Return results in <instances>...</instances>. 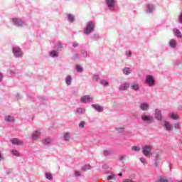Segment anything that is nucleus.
<instances>
[{
	"label": "nucleus",
	"mask_w": 182,
	"mask_h": 182,
	"mask_svg": "<svg viewBox=\"0 0 182 182\" xmlns=\"http://www.w3.org/2000/svg\"><path fill=\"white\" fill-rule=\"evenodd\" d=\"M157 182H168L167 179H164V178H161V179H159Z\"/></svg>",
	"instance_id": "nucleus-46"
},
{
	"label": "nucleus",
	"mask_w": 182,
	"mask_h": 182,
	"mask_svg": "<svg viewBox=\"0 0 182 182\" xmlns=\"http://www.w3.org/2000/svg\"><path fill=\"white\" fill-rule=\"evenodd\" d=\"M145 83L146 85L149 86V87H153L154 86H155L156 80L154 76H153L152 75H147L146 76Z\"/></svg>",
	"instance_id": "nucleus-2"
},
{
	"label": "nucleus",
	"mask_w": 182,
	"mask_h": 182,
	"mask_svg": "<svg viewBox=\"0 0 182 182\" xmlns=\"http://www.w3.org/2000/svg\"><path fill=\"white\" fill-rule=\"evenodd\" d=\"M75 176H82L81 172L80 171H75Z\"/></svg>",
	"instance_id": "nucleus-43"
},
{
	"label": "nucleus",
	"mask_w": 182,
	"mask_h": 182,
	"mask_svg": "<svg viewBox=\"0 0 182 182\" xmlns=\"http://www.w3.org/2000/svg\"><path fill=\"white\" fill-rule=\"evenodd\" d=\"M178 124H175V127L177 128L178 127Z\"/></svg>",
	"instance_id": "nucleus-55"
},
{
	"label": "nucleus",
	"mask_w": 182,
	"mask_h": 182,
	"mask_svg": "<svg viewBox=\"0 0 182 182\" xmlns=\"http://www.w3.org/2000/svg\"><path fill=\"white\" fill-rule=\"evenodd\" d=\"M76 70H77V72H79L80 73H81L83 70L82 66H80V65H77Z\"/></svg>",
	"instance_id": "nucleus-36"
},
{
	"label": "nucleus",
	"mask_w": 182,
	"mask_h": 182,
	"mask_svg": "<svg viewBox=\"0 0 182 182\" xmlns=\"http://www.w3.org/2000/svg\"><path fill=\"white\" fill-rule=\"evenodd\" d=\"M85 121H81L79 124V128H85Z\"/></svg>",
	"instance_id": "nucleus-37"
},
{
	"label": "nucleus",
	"mask_w": 182,
	"mask_h": 182,
	"mask_svg": "<svg viewBox=\"0 0 182 182\" xmlns=\"http://www.w3.org/2000/svg\"><path fill=\"white\" fill-rule=\"evenodd\" d=\"M141 148L139 146H134L132 147V151H135V152H139L140 151Z\"/></svg>",
	"instance_id": "nucleus-34"
},
{
	"label": "nucleus",
	"mask_w": 182,
	"mask_h": 182,
	"mask_svg": "<svg viewBox=\"0 0 182 182\" xmlns=\"http://www.w3.org/2000/svg\"><path fill=\"white\" fill-rule=\"evenodd\" d=\"M50 56H51L52 58H58V56H59V53H58L57 49L50 50Z\"/></svg>",
	"instance_id": "nucleus-20"
},
{
	"label": "nucleus",
	"mask_w": 182,
	"mask_h": 182,
	"mask_svg": "<svg viewBox=\"0 0 182 182\" xmlns=\"http://www.w3.org/2000/svg\"><path fill=\"white\" fill-rule=\"evenodd\" d=\"M89 102H90V96H82V97H81V102L82 103H89Z\"/></svg>",
	"instance_id": "nucleus-19"
},
{
	"label": "nucleus",
	"mask_w": 182,
	"mask_h": 182,
	"mask_svg": "<svg viewBox=\"0 0 182 182\" xmlns=\"http://www.w3.org/2000/svg\"><path fill=\"white\" fill-rule=\"evenodd\" d=\"M105 166H107V165H103V168H105Z\"/></svg>",
	"instance_id": "nucleus-60"
},
{
	"label": "nucleus",
	"mask_w": 182,
	"mask_h": 182,
	"mask_svg": "<svg viewBox=\"0 0 182 182\" xmlns=\"http://www.w3.org/2000/svg\"><path fill=\"white\" fill-rule=\"evenodd\" d=\"M156 159H159V156H156Z\"/></svg>",
	"instance_id": "nucleus-59"
},
{
	"label": "nucleus",
	"mask_w": 182,
	"mask_h": 182,
	"mask_svg": "<svg viewBox=\"0 0 182 182\" xmlns=\"http://www.w3.org/2000/svg\"><path fill=\"white\" fill-rule=\"evenodd\" d=\"M117 131H118V132H123V131H124V127H119L117 128Z\"/></svg>",
	"instance_id": "nucleus-40"
},
{
	"label": "nucleus",
	"mask_w": 182,
	"mask_h": 182,
	"mask_svg": "<svg viewBox=\"0 0 182 182\" xmlns=\"http://www.w3.org/2000/svg\"><path fill=\"white\" fill-rule=\"evenodd\" d=\"M129 87V83H127V82L124 83H122L119 86V90H127Z\"/></svg>",
	"instance_id": "nucleus-16"
},
{
	"label": "nucleus",
	"mask_w": 182,
	"mask_h": 182,
	"mask_svg": "<svg viewBox=\"0 0 182 182\" xmlns=\"http://www.w3.org/2000/svg\"><path fill=\"white\" fill-rule=\"evenodd\" d=\"M95 29V23L93 21H89L87 23L86 27L84 29V33L85 35H90Z\"/></svg>",
	"instance_id": "nucleus-1"
},
{
	"label": "nucleus",
	"mask_w": 182,
	"mask_h": 182,
	"mask_svg": "<svg viewBox=\"0 0 182 182\" xmlns=\"http://www.w3.org/2000/svg\"><path fill=\"white\" fill-rule=\"evenodd\" d=\"M46 178L47 179H48L49 181H53V176L52 173H50V172L46 173Z\"/></svg>",
	"instance_id": "nucleus-31"
},
{
	"label": "nucleus",
	"mask_w": 182,
	"mask_h": 182,
	"mask_svg": "<svg viewBox=\"0 0 182 182\" xmlns=\"http://www.w3.org/2000/svg\"><path fill=\"white\" fill-rule=\"evenodd\" d=\"M92 79H93L94 80L98 81V80L100 79V77L99 75H93Z\"/></svg>",
	"instance_id": "nucleus-38"
},
{
	"label": "nucleus",
	"mask_w": 182,
	"mask_h": 182,
	"mask_svg": "<svg viewBox=\"0 0 182 182\" xmlns=\"http://www.w3.org/2000/svg\"><path fill=\"white\" fill-rule=\"evenodd\" d=\"M152 149V145H144L142 147V153L144 154V155H145V156H150Z\"/></svg>",
	"instance_id": "nucleus-4"
},
{
	"label": "nucleus",
	"mask_w": 182,
	"mask_h": 182,
	"mask_svg": "<svg viewBox=\"0 0 182 182\" xmlns=\"http://www.w3.org/2000/svg\"><path fill=\"white\" fill-rule=\"evenodd\" d=\"M178 22L180 23H182V12L180 14V15L178 16Z\"/></svg>",
	"instance_id": "nucleus-47"
},
{
	"label": "nucleus",
	"mask_w": 182,
	"mask_h": 182,
	"mask_svg": "<svg viewBox=\"0 0 182 182\" xmlns=\"http://www.w3.org/2000/svg\"><path fill=\"white\" fill-rule=\"evenodd\" d=\"M125 54H126L127 56H128V58H131V56L132 55L131 50H126Z\"/></svg>",
	"instance_id": "nucleus-42"
},
{
	"label": "nucleus",
	"mask_w": 182,
	"mask_h": 182,
	"mask_svg": "<svg viewBox=\"0 0 182 182\" xmlns=\"http://www.w3.org/2000/svg\"><path fill=\"white\" fill-rule=\"evenodd\" d=\"M100 84L102 86H105V87H107L109 85V82H107V80H105V79H102V80H100Z\"/></svg>",
	"instance_id": "nucleus-30"
},
{
	"label": "nucleus",
	"mask_w": 182,
	"mask_h": 182,
	"mask_svg": "<svg viewBox=\"0 0 182 182\" xmlns=\"http://www.w3.org/2000/svg\"><path fill=\"white\" fill-rule=\"evenodd\" d=\"M173 31H174L176 36H177L178 38H182V33H181V31H179V29L175 28V29H173Z\"/></svg>",
	"instance_id": "nucleus-26"
},
{
	"label": "nucleus",
	"mask_w": 182,
	"mask_h": 182,
	"mask_svg": "<svg viewBox=\"0 0 182 182\" xmlns=\"http://www.w3.org/2000/svg\"><path fill=\"white\" fill-rule=\"evenodd\" d=\"M73 48H76L77 46H78V43H77V42H73Z\"/></svg>",
	"instance_id": "nucleus-50"
},
{
	"label": "nucleus",
	"mask_w": 182,
	"mask_h": 182,
	"mask_svg": "<svg viewBox=\"0 0 182 182\" xmlns=\"http://www.w3.org/2000/svg\"><path fill=\"white\" fill-rule=\"evenodd\" d=\"M176 45L177 41L176 39H171V41H169V46L171 48H176Z\"/></svg>",
	"instance_id": "nucleus-22"
},
{
	"label": "nucleus",
	"mask_w": 182,
	"mask_h": 182,
	"mask_svg": "<svg viewBox=\"0 0 182 182\" xmlns=\"http://www.w3.org/2000/svg\"><path fill=\"white\" fill-rule=\"evenodd\" d=\"M182 60L181 59H178L176 62V65H181Z\"/></svg>",
	"instance_id": "nucleus-48"
},
{
	"label": "nucleus",
	"mask_w": 182,
	"mask_h": 182,
	"mask_svg": "<svg viewBox=\"0 0 182 182\" xmlns=\"http://www.w3.org/2000/svg\"><path fill=\"white\" fill-rule=\"evenodd\" d=\"M11 21L16 26H23V25H25V21L21 19V18H13Z\"/></svg>",
	"instance_id": "nucleus-7"
},
{
	"label": "nucleus",
	"mask_w": 182,
	"mask_h": 182,
	"mask_svg": "<svg viewBox=\"0 0 182 182\" xmlns=\"http://www.w3.org/2000/svg\"><path fill=\"white\" fill-rule=\"evenodd\" d=\"M139 159H140L141 162L142 164H144V165H145L146 164H147V161H146V159H145L144 158H140Z\"/></svg>",
	"instance_id": "nucleus-45"
},
{
	"label": "nucleus",
	"mask_w": 182,
	"mask_h": 182,
	"mask_svg": "<svg viewBox=\"0 0 182 182\" xmlns=\"http://www.w3.org/2000/svg\"><path fill=\"white\" fill-rule=\"evenodd\" d=\"M118 176H122V173H118Z\"/></svg>",
	"instance_id": "nucleus-56"
},
{
	"label": "nucleus",
	"mask_w": 182,
	"mask_h": 182,
	"mask_svg": "<svg viewBox=\"0 0 182 182\" xmlns=\"http://www.w3.org/2000/svg\"><path fill=\"white\" fill-rule=\"evenodd\" d=\"M139 109L142 111H148L150 109V105L149 102H141L139 105Z\"/></svg>",
	"instance_id": "nucleus-8"
},
{
	"label": "nucleus",
	"mask_w": 182,
	"mask_h": 182,
	"mask_svg": "<svg viewBox=\"0 0 182 182\" xmlns=\"http://www.w3.org/2000/svg\"><path fill=\"white\" fill-rule=\"evenodd\" d=\"M180 144H182V141L180 142Z\"/></svg>",
	"instance_id": "nucleus-61"
},
{
	"label": "nucleus",
	"mask_w": 182,
	"mask_h": 182,
	"mask_svg": "<svg viewBox=\"0 0 182 182\" xmlns=\"http://www.w3.org/2000/svg\"><path fill=\"white\" fill-rule=\"evenodd\" d=\"M12 144H14V145H22L23 144V141L21 139H18V138H13L11 139Z\"/></svg>",
	"instance_id": "nucleus-17"
},
{
	"label": "nucleus",
	"mask_w": 182,
	"mask_h": 182,
	"mask_svg": "<svg viewBox=\"0 0 182 182\" xmlns=\"http://www.w3.org/2000/svg\"><path fill=\"white\" fill-rule=\"evenodd\" d=\"M108 181H112V179H115L114 175H109V176L107 177Z\"/></svg>",
	"instance_id": "nucleus-44"
},
{
	"label": "nucleus",
	"mask_w": 182,
	"mask_h": 182,
	"mask_svg": "<svg viewBox=\"0 0 182 182\" xmlns=\"http://www.w3.org/2000/svg\"><path fill=\"white\" fill-rule=\"evenodd\" d=\"M92 166H90V165H89L88 164L87 165H84V166H82V171H87V169H91Z\"/></svg>",
	"instance_id": "nucleus-35"
},
{
	"label": "nucleus",
	"mask_w": 182,
	"mask_h": 182,
	"mask_svg": "<svg viewBox=\"0 0 182 182\" xmlns=\"http://www.w3.org/2000/svg\"><path fill=\"white\" fill-rule=\"evenodd\" d=\"M103 154H104V155H105V156H108V155H110L111 151H109L108 149H106V150L104 151Z\"/></svg>",
	"instance_id": "nucleus-39"
},
{
	"label": "nucleus",
	"mask_w": 182,
	"mask_h": 182,
	"mask_svg": "<svg viewBox=\"0 0 182 182\" xmlns=\"http://www.w3.org/2000/svg\"><path fill=\"white\" fill-rule=\"evenodd\" d=\"M73 82V77L70 75L67 76L65 77V83L67 85L70 86L71 85V82Z\"/></svg>",
	"instance_id": "nucleus-21"
},
{
	"label": "nucleus",
	"mask_w": 182,
	"mask_h": 182,
	"mask_svg": "<svg viewBox=\"0 0 182 182\" xmlns=\"http://www.w3.org/2000/svg\"><path fill=\"white\" fill-rule=\"evenodd\" d=\"M81 53L84 58H86L87 56V53L85 50H81Z\"/></svg>",
	"instance_id": "nucleus-41"
},
{
	"label": "nucleus",
	"mask_w": 182,
	"mask_h": 182,
	"mask_svg": "<svg viewBox=\"0 0 182 182\" xmlns=\"http://www.w3.org/2000/svg\"><path fill=\"white\" fill-rule=\"evenodd\" d=\"M169 117L173 119H178L179 118L178 115H177V114H176L175 112H170Z\"/></svg>",
	"instance_id": "nucleus-29"
},
{
	"label": "nucleus",
	"mask_w": 182,
	"mask_h": 182,
	"mask_svg": "<svg viewBox=\"0 0 182 182\" xmlns=\"http://www.w3.org/2000/svg\"><path fill=\"white\" fill-rule=\"evenodd\" d=\"M105 4H106L108 9L113 11V9H114V8L117 4V0H106Z\"/></svg>",
	"instance_id": "nucleus-5"
},
{
	"label": "nucleus",
	"mask_w": 182,
	"mask_h": 182,
	"mask_svg": "<svg viewBox=\"0 0 182 182\" xmlns=\"http://www.w3.org/2000/svg\"><path fill=\"white\" fill-rule=\"evenodd\" d=\"M4 120L7 122H13L14 121V117L13 115H6Z\"/></svg>",
	"instance_id": "nucleus-18"
},
{
	"label": "nucleus",
	"mask_w": 182,
	"mask_h": 182,
	"mask_svg": "<svg viewBox=\"0 0 182 182\" xmlns=\"http://www.w3.org/2000/svg\"><path fill=\"white\" fill-rule=\"evenodd\" d=\"M180 182H182V181H181Z\"/></svg>",
	"instance_id": "nucleus-63"
},
{
	"label": "nucleus",
	"mask_w": 182,
	"mask_h": 182,
	"mask_svg": "<svg viewBox=\"0 0 182 182\" xmlns=\"http://www.w3.org/2000/svg\"><path fill=\"white\" fill-rule=\"evenodd\" d=\"M154 167L155 168H159V164H158L157 161L154 163Z\"/></svg>",
	"instance_id": "nucleus-51"
},
{
	"label": "nucleus",
	"mask_w": 182,
	"mask_h": 182,
	"mask_svg": "<svg viewBox=\"0 0 182 182\" xmlns=\"http://www.w3.org/2000/svg\"><path fill=\"white\" fill-rule=\"evenodd\" d=\"M126 158L125 156H120V161H123Z\"/></svg>",
	"instance_id": "nucleus-54"
},
{
	"label": "nucleus",
	"mask_w": 182,
	"mask_h": 182,
	"mask_svg": "<svg viewBox=\"0 0 182 182\" xmlns=\"http://www.w3.org/2000/svg\"><path fill=\"white\" fill-rule=\"evenodd\" d=\"M6 172L7 175H10V173H11V172H12V169H7L6 171Z\"/></svg>",
	"instance_id": "nucleus-49"
},
{
	"label": "nucleus",
	"mask_w": 182,
	"mask_h": 182,
	"mask_svg": "<svg viewBox=\"0 0 182 182\" xmlns=\"http://www.w3.org/2000/svg\"><path fill=\"white\" fill-rule=\"evenodd\" d=\"M155 6H154V4H148L146 6V12L148 14H151V12H153L155 9Z\"/></svg>",
	"instance_id": "nucleus-15"
},
{
	"label": "nucleus",
	"mask_w": 182,
	"mask_h": 182,
	"mask_svg": "<svg viewBox=\"0 0 182 182\" xmlns=\"http://www.w3.org/2000/svg\"><path fill=\"white\" fill-rule=\"evenodd\" d=\"M52 142V139H50V138H44L43 139V144L44 145H50Z\"/></svg>",
	"instance_id": "nucleus-23"
},
{
	"label": "nucleus",
	"mask_w": 182,
	"mask_h": 182,
	"mask_svg": "<svg viewBox=\"0 0 182 182\" xmlns=\"http://www.w3.org/2000/svg\"><path fill=\"white\" fill-rule=\"evenodd\" d=\"M164 127L166 129V131H171L173 128V127H172L171 122H169L168 121H165Z\"/></svg>",
	"instance_id": "nucleus-13"
},
{
	"label": "nucleus",
	"mask_w": 182,
	"mask_h": 182,
	"mask_svg": "<svg viewBox=\"0 0 182 182\" xmlns=\"http://www.w3.org/2000/svg\"><path fill=\"white\" fill-rule=\"evenodd\" d=\"M92 38L94 39V41H98L101 37L100 36L99 33H94Z\"/></svg>",
	"instance_id": "nucleus-32"
},
{
	"label": "nucleus",
	"mask_w": 182,
	"mask_h": 182,
	"mask_svg": "<svg viewBox=\"0 0 182 182\" xmlns=\"http://www.w3.org/2000/svg\"><path fill=\"white\" fill-rule=\"evenodd\" d=\"M162 117H163V115H162V112H161V109H159V108H156L155 109V118L156 119H158L159 121H161Z\"/></svg>",
	"instance_id": "nucleus-9"
},
{
	"label": "nucleus",
	"mask_w": 182,
	"mask_h": 182,
	"mask_svg": "<svg viewBox=\"0 0 182 182\" xmlns=\"http://www.w3.org/2000/svg\"><path fill=\"white\" fill-rule=\"evenodd\" d=\"M131 88L133 90H135L136 92H137L139 90V85L138 83H132Z\"/></svg>",
	"instance_id": "nucleus-24"
},
{
	"label": "nucleus",
	"mask_w": 182,
	"mask_h": 182,
	"mask_svg": "<svg viewBox=\"0 0 182 182\" xmlns=\"http://www.w3.org/2000/svg\"><path fill=\"white\" fill-rule=\"evenodd\" d=\"M13 55L15 58H22L23 57V50L19 46H14L13 48Z\"/></svg>",
	"instance_id": "nucleus-3"
},
{
	"label": "nucleus",
	"mask_w": 182,
	"mask_h": 182,
	"mask_svg": "<svg viewBox=\"0 0 182 182\" xmlns=\"http://www.w3.org/2000/svg\"><path fill=\"white\" fill-rule=\"evenodd\" d=\"M1 159H2V156H1V155L0 154V161H1Z\"/></svg>",
	"instance_id": "nucleus-57"
},
{
	"label": "nucleus",
	"mask_w": 182,
	"mask_h": 182,
	"mask_svg": "<svg viewBox=\"0 0 182 182\" xmlns=\"http://www.w3.org/2000/svg\"><path fill=\"white\" fill-rule=\"evenodd\" d=\"M12 155H15L16 156H20V154L18 152V151H17L16 149H12L11 151Z\"/></svg>",
	"instance_id": "nucleus-33"
},
{
	"label": "nucleus",
	"mask_w": 182,
	"mask_h": 182,
	"mask_svg": "<svg viewBox=\"0 0 182 182\" xmlns=\"http://www.w3.org/2000/svg\"><path fill=\"white\" fill-rule=\"evenodd\" d=\"M141 118L144 122L150 123L153 121V117L151 115H148L146 112H142L141 114Z\"/></svg>",
	"instance_id": "nucleus-6"
},
{
	"label": "nucleus",
	"mask_w": 182,
	"mask_h": 182,
	"mask_svg": "<svg viewBox=\"0 0 182 182\" xmlns=\"http://www.w3.org/2000/svg\"><path fill=\"white\" fill-rule=\"evenodd\" d=\"M86 112V108H85V107H77V108H76V113L77 114H85Z\"/></svg>",
	"instance_id": "nucleus-14"
},
{
	"label": "nucleus",
	"mask_w": 182,
	"mask_h": 182,
	"mask_svg": "<svg viewBox=\"0 0 182 182\" xmlns=\"http://www.w3.org/2000/svg\"><path fill=\"white\" fill-rule=\"evenodd\" d=\"M41 100H44V98H43V97H41Z\"/></svg>",
	"instance_id": "nucleus-58"
},
{
	"label": "nucleus",
	"mask_w": 182,
	"mask_h": 182,
	"mask_svg": "<svg viewBox=\"0 0 182 182\" xmlns=\"http://www.w3.org/2000/svg\"><path fill=\"white\" fill-rule=\"evenodd\" d=\"M72 134L71 132H64V135L63 136V139H64V141H70V139H72Z\"/></svg>",
	"instance_id": "nucleus-10"
},
{
	"label": "nucleus",
	"mask_w": 182,
	"mask_h": 182,
	"mask_svg": "<svg viewBox=\"0 0 182 182\" xmlns=\"http://www.w3.org/2000/svg\"><path fill=\"white\" fill-rule=\"evenodd\" d=\"M92 107L98 112H102L104 110V107L99 105V104H92Z\"/></svg>",
	"instance_id": "nucleus-11"
},
{
	"label": "nucleus",
	"mask_w": 182,
	"mask_h": 182,
	"mask_svg": "<svg viewBox=\"0 0 182 182\" xmlns=\"http://www.w3.org/2000/svg\"><path fill=\"white\" fill-rule=\"evenodd\" d=\"M41 132L39 130L34 131V132H33V134H32L33 139H38V138H40V136H41Z\"/></svg>",
	"instance_id": "nucleus-12"
},
{
	"label": "nucleus",
	"mask_w": 182,
	"mask_h": 182,
	"mask_svg": "<svg viewBox=\"0 0 182 182\" xmlns=\"http://www.w3.org/2000/svg\"><path fill=\"white\" fill-rule=\"evenodd\" d=\"M132 70L130 69V68H124L123 69V73L124 75H130L132 73Z\"/></svg>",
	"instance_id": "nucleus-25"
},
{
	"label": "nucleus",
	"mask_w": 182,
	"mask_h": 182,
	"mask_svg": "<svg viewBox=\"0 0 182 182\" xmlns=\"http://www.w3.org/2000/svg\"><path fill=\"white\" fill-rule=\"evenodd\" d=\"M3 80V75L2 73H0V82Z\"/></svg>",
	"instance_id": "nucleus-53"
},
{
	"label": "nucleus",
	"mask_w": 182,
	"mask_h": 182,
	"mask_svg": "<svg viewBox=\"0 0 182 182\" xmlns=\"http://www.w3.org/2000/svg\"><path fill=\"white\" fill-rule=\"evenodd\" d=\"M55 48H56L58 53H59V50H61V49L63 48V45H62L61 42H58L56 43V45L55 46Z\"/></svg>",
	"instance_id": "nucleus-28"
},
{
	"label": "nucleus",
	"mask_w": 182,
	"mask_h": 182,
	"mask_svg": "<svg viewBox=\"0 0 182 182\" xmlns=\"http://www.w3.org/2000/svg\"><path fill=\"white\" fill-rule=\"evenodd\" d=\"M68 19L70 22H73L75 19V16L73 14H68Z\"/></svg>",
	"instance_id": "nucleus-27"
},
{
	"label": "nucleus",
	"mask_w": 182,
	"mask_h": 182,
	"mask_svg": "<svg viewBox=\"0 0 182 182\" xmlns=\"http://www.w3.org/2000/svg\"><path fill=\"white\" fill-rule=\"evenodd\" d=\"M174 182H178V181H174Z\"/></svg>",
	"instance_id": "nucleus-62"
},
{
	"label": "nucleus",
	"mask_w": 182,
	"mask_h": 182,
	"mask_svg": "<svg viewBox=\"0 0 182 182\" xmlns=\"http://www.w3.org/2000/svg\"><path fill=\"white\" fill-rule=\"evenodd\" d=\"M123 182H134V181H132V179H125L123 181Z\"/></svg>",
	"instance_id": "nucleus-52"
}]
</instances>
